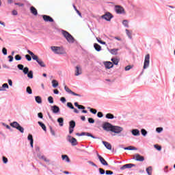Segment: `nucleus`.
I'll use <instances>...</instances> for the list:
<instances>
[{
    "label": "nucleus",
    "mask_w": 175,
    "mask_h": 175,
    "mask_svg": "<svg viewBox=\"0 0 175 175\" xmlns=\"http://www.w3.org/2000/svg\"><path fill=\"white\" fill-rule=\"evenodd\" d=\"M94 47L96 51H100L102 50V46H100V45H99L97 43H95L94 44Z\"/></svg>",
    "instance_id": "obj_25"
},
{
    "label": "nucleus",
    "mask_w": 175,
    "mask_h": 175,
    "mask_svg": "<svg viewBox=\"0 0 175 175\" xmlns=\"http://www.w3.org/2000/svg\"><path fill=\"white\" fill-rule=\"evenodd\" d=\"M105 174H107V175H111V174H113V172L110 171V170H107L105 172Z\"/></svg>",
    "instance_id": "obj_60"
},
{
    "label": "nucleus",
    "mask_w": 175,
    "mask_h": 175,
    "mask_svg": "<svg viewBox=\"0 0 175 175\" xmlns=\"http://www.w3.org/2000/svg\"><path fill=\"white\" fill-rule=\"evenodd\" d=\"M97 117H98V118H102V117H103V113L102 112H98Z\"/></svg>",
    "instance_id": "obj_56"
},
{
    "label": "nucleus",
    "mask_w": 175,
    "mask_h": 175,
    "mask_svg": "<svg viewBox=\"0 0 175 175\" xmlns=\"http://www.w3.org/2000/svg\"><path fill=\"white\" fill-rule=\"evenodd\" d=\"M126 33L129 39H132V33L130 32L128 29H126Z\"/></svg>",
    "instance_id": "obj_40"
},
{
    "label": "nucleus",
    "mask_w": 175,
    "mask_h": 175,
    "mask_svg": "<svg viewBox=\"0 0 175 175\" xmlns=\"http://www.w3.org/2000/svg\"><path fill=\"white\" fill-rule=\"evenodd\" d=\"M118 49H113L109 50V53H111V54H112V55H117V54H118Z\"/></svg>",
    "instance_id": "obj_24"
},
{
    "label": "nucleus",
    "mask_w": 175,
    "mask_h": 175,
    "mask_svg": "<svg viewBox=\"0 0 175 175\" xmlns=\"http://www.w3.org/2000/svg\"><path fill=\"white\" fill-rule=\"evenodd\" d=\"M124 131V128L120 126H113L112 130L111 132L116 133V135H120Z\"/></svg>",
    "instance_id": "obj_4"
},
{
    "label": "nucleus",
    "mask_w": 175,
    "mask_h": 175,
    "mask_svg": "<svg viewBox=\"0 0 175 175\" xmlns=\"http://www.w3.org/2000/svg\"><path fill=\"white\" fill-rule=\"evenodd\" d=\"M35 99H36V102L38 104H40L42 103V97L39 96H37L35 97Z\"/></svg>",
    "instance_id": "obj_34"
},
{
    "label": "nucleus",
    "mask_w": 175,
    "mask_h": 175,
    "mask_svg": "<svg viewBox=\"0 0 175 175\" xmlns=\"http://www.w3.org/2000/svg\"><path fill=\"white\" fill-rule=\"evenodd\" d=\"M106 118L108 120H113L114 118V115L111 113H107L105 116Z\"/></svg>",
    "instance_id": "obj_33"
},
{
    "label": "nucleus",
    "mask_w": 175,
    "mask_h": 175,
    "mask_svg": "<svg viewBox=\"0 0 175 175\" xmlns=\"http://www.w3.org/2000/svg\"><path fill=\"white\" fill-rule=\"evenodd\" d=\"M15 59L16 61H21V56H20V55H16L15 56Z\"/></svg>",
    "instance_id": "obj_51"
},
{
    "label": "nucleus",
    "mask_w": 175,
    "mask_h": 175,
    "mask_svg": "<svg viewBox=\"0 0 175 175\" xmlns=\"http://www.w3.org/2000/svg\"><path fill=\"white\" fill-rule=\"evenodd\" d=\"M51 50L53 51V53H54V54H57L60 55L66 54V51H65V49L63 46H51Z\"/></svg>",
    "instance_id": "obj_1"
},
{
    "label": "nucleus",
    "mask_w": 175,
    "mask_h": 175,
    "mask_svg": "<svg viewBox=\"0 0 175 175\" xmlns=\"http://www.w3.org/2000/svg\"><path fill=\"white\" fill-rule=\"evenodd\" d=\"M67 141H68V142L70 143L72 146H77V139L71 137L70 135L67 136Z\"/></svg>",
    "instance_id": "obj_7"
},
{
    "label": "nucleus",
    "mask_w": 175,
    "mask_h": 175,
    "mask_svg": "<svg viewBox=\"0 0 175 175\" xmlns=\"http://www.w3.org/2000/svg\"><path fill=\"white\" fill-rule=\"evenodd\" d=\"M97 112H98V111H96V109L90 108V113H92V114H96Z\"/></svg>",
    "instance_id": "obj_53"
},
{
    "label": "nucleus",
    "mask_w": 175,
    "mask_h": 175,
    "mask_svg": "<svg viewBox=\"0 0 175 175\" xmlns=\"http://www.w3.org/2000/svg\"><path fill=\"white\" fill-rule=\"evenodd\" d=\"M85 136H88L89 137H92V139H96V137L92 135V134L90 133H85Z\"/></svg>",
    "instance_id": "obj_38"
},
{
    "label": "nucleus",
    "mask_w": 175,
    "mask_h": 175,
    "mask_svg": "<svg viewBox=\"0 0 175 175\" xmlns=\"http://www.w3.org/2000/svg\"><path fill=\"white\" fill-rule=\"evenodd\" d=\"M64 90L66 91L68 94H71L72 95H74V96H81V95L75 93V92L72 91L69 88H68L66 85L64 86Z\"/></svg>",
    "instance_id": "obj_12"
},
{
    "label": "nucleus",
    "mask_w": 175,
    "mask_h": 175,
    "mask_svg": "<svg viewBox=\"0 0 175 175\" xmlns=\"http://www.w3.org/2000/svg\"><path fill=\"white\" fill-rule=\"evenodd\" d=\"M134 166H135V164L129 163V164H126V165H124L123 166H122L120 167V170H125V169H132V167H133Z\"/></svg>",
    "instance_id": "obj_14"
},
{
    "label": "nucleus",
    "mask_w": 175,
    "mask_h": 175,
    "mask_svg": "<svg viewBox=\"0 0 175 175\" xmlns=\"http://www.w3.org/2000/svg\"><path fill=\"white\" fill-rule=\"evenodd\" d=\"M133 159H135V161H137L138 162H143L144 161V157H143L139 154H135L133 156Z\"/></svg>",
    "instance_id": "obj_9"
},
{
    "label": "nucleus",
    "mask_w": 175,
    "mask_h": 175,
    "mask_svg": "<svg viewBox=\"0 0 175 175\" xmlns=\"http://www.w3.org/2000/svg\"><path fill=\"white\" fill-rule=\"evenodd\" d=\"M27 53L28 54L31 55L32 59H33L34 61H36V62H38V60L39 59V57H38V55H34L33 52L29 50H27Z\"/></svg>",
    "instance_id": "obj_15"
},
{
    "label": "nucleus",
    "mask_w": 175,
    "mask_h": 175,
    "mask_svg": "<svg viewBox=\"0 0 175 175\" xmlns=\"http://www.w3.org/2000/svg\"><path fill=\"white\" fill-rule=\"evenodd\" d=\"M102 18H104V20H106V21H110L111 18H113V15L110 14V12H107L105 14L103 15Z\"/></svg>",
    "instance_id": "obj_11"
},
{
    "label": "nucleus",
    "mask_w": 175,
    "mask_h": 175,
    "mask_svg": "<svg viewBox=\"0 0 175 175\" xmlns=\"http://www.w3.org/2000/svg\"><path fill=\"white\" fill-rule=\"evenodd\" d=\"M25 58H26V59H27V61H31L32 60V57H31V56L29 55H26Z\"/></svg>",
    "instance_id": "obj_54"
},
{
    "label": "nucleus",
    "mask_w": 175,
    "mask_h": 175,
    "mask_svg": "<svg viewBox=\"0 0 175 175\" xmlns=\"http://www.w3.org/2000/svg\"><path fill=\"white\" fill-rule=\"evenodd\" d=\"M30 12L31 13H32V14H33V16H38V10H36V8H35V7L31 6L30 8Z\"/></svg>",
    "instance_id": "obj_22"
},
{
    "label": "nucleus",
    "mask_w": 175,
    "mask_h": 175,
    "mask_svg": "<svg viewBox=\"0 0 175 175\" xmlns=\"http://www.w3.org/2000/svg\"><path fill=\"white\" fill-rule=\"evenodd\" d=\"M37 62L38 65L41 66V68H46V64H44V62H43L42 59H39Z\"/></svg>",
    "instance_id": "obj_27"
},
{
    "label": "nucleus",
    "mask_w": 175,
    "mask_h": 175,
    "mask_svg": "<svg viewBox=\"0 0 175 175\" xmlns=\"http://www.w3.org/2000/svg\"><path fill=\"white\" fill-rule=\"evenodd\" d=\"M96 154L101 165H103V166H109V163H107V161H106V160H105L103 157H102V156L99 154V153H96Z\"/></svg>",
    "instance_id": "obj_10"
},
{
    "label": "nucleus",
    "mask_w": 175,
    "mask_h": 175,
    "mask_svg": "<svg viewBox=\"0 0 175 175\" xmlns=\"http://www.w3.org/2000/svg\"><path fill=\"white\" fill-rule=\"evenodd\" d=\"M50 129H51V133L52 136H55V131L51 127L50 128Z\"/></svg>",
    "instance_id": "obj_58"
},
{
    "label": "nucleus",
    "mask_w": 175,
    "mask_h": 175,
    "mask_svg": "<svg viewBox=\"0 0 175 175\" xmlns=\"http://www.w3.org/2000/svg\"><path fill=\"white\" fill-rule=\"evenodd\" d=\"M42 18L44 21H46V23H53L54 22V19H53V18H51L50 16L48 15H42Z\"/></svg>",
    "instance_id": "obj_13"
},
{
    "label": "nucleus",
    "mask_w": 175,
    "mask_h": 175,
    "mask_svg": "<svg viewBox=\"0 0 175 175\" xmlns=\"http://www.w3.org/2000/svg\"><path fill=\"white\" fill-rule=\"evenodd\" d=\"M104 65L106 69H111V68L113 66V63L111 62H105Z\"/></svg>",
    "instance_id": "obj_16"
},
{
    "label": "nucleus",
    "mask_w": 175,
    "mask_h": 175,
    "mask_svg": "<svg viewBox=\"0 0 175 175\" xmlns=\"http://www.w3.org/2000/svg\"><path fill=\"white\" fill-rule=\"evenodd\" d=\"M132 68H133V66H127L125 67L124 70H126V71L131 70V69H132Z\"/></svg>",
    "instance_id": "obj_48"
},
{
    "label": "nucleus",
    "mask_w": 175,
    "mask_h": 175,
    "mask_svg": "<svg viewBox=\"0 0 175 175\" xmlns=\"http://www.w3.org/2000/svg\"><path fill=\"white\" fill-rule=\"evenodd\" d=\"M163 131V128L162 127H157L156 129V132H157V133H161V132H162Z\"/></svg>",
    "instance_id": "obj_44"
},
{
    "label": "nucleus",
    "mask_w": 175,
    "mask_h": 175,
    "mask_svg": "<svg viewBox=\"0 0 175 175\" xmlns=\"http://www.w3.org/2000/svg\"><path fill=\"white\" fill-rule=\"evenodd\" d=\"M3 88H9V85L8 83H3L2 85Z\"/></svg>",
    "instance_id": "obj_64"
},
{
    "label": "nucleus",
    "mask_w": 175,
    "mask_h": 175,
    "mask_svg": "<svg viewBox=\"0 0 175 175\" xmlns=\"http://www.w3.org/2000/svg\"><path fill=\"white\" fill-rule=\"evenodd\" d=\"M88 121L90 124H94L95 122V120L92 118H89L88 119Z\"/></svg>",
    "instance_id": "obj_45"
},
{
    "label": "nucleus",
    "mask_w": 175,
    "mask_h": 175,
    "mask_svg": "<svg viewBox=\"0 0 175 175\" xmlns=\"http://www.w3.org/2000/svg\"><path fill=\"white\" fill-rule=\"evenodd\" d=\"M150 66V55L148 54L145 56L144 69H147Z\"/></svg>",
    "instance_id": "obj_8"
},
{
    "label": "nucleus",
    "mask_w": 175,
    "mask_h": 175,
    "mask_svg": "<svg viewBox=\"0 0 175 175\" xmlns=\"http://www.w3.org/2000/svg\"><path fill=\"white\" fill-rule=\"evenodd\" d=\"M131 133L133 136H139L140 135V131H139V129H133L131 131Z\"/></svg>",
    "instance_id": "obj_21"
},
{
    "label": "nucleus",
    "mask_w": 175,
    "mask_h": 175,
    "mask_svg": "<svg viewBox=\"0 0 175 175\" xmlns=\"http://www.w3.org/2000/svg\"><path fill=\"white\" fill-rule=\"evenodd\" d=\"M88 163L90 165H92V166H94V167H97L98 166L96 165V164H95L94 162L92 161H88Z\"/></svg>",
    "instance_id": "obj_59"
},
{
    "label": "nucleus",
    "mask_w": 175,
    "mask_h": 175,
    "mask_svg": "<svg viewBox=\"0 0 175 175\" xmlns=\"http://www.w3.org/2000/svg\"><path fill=\"white\" fill-rule=\"evenodd\" d=\"M8 58H9V62H13V56L9 55Z\"/></svg>",
    "instance_id": "obj_63"
},
{
    "label": "nucleus",
    "mask_w": 175,
    "mask_h": 175,
    "mask_svg": "<svg viewBox=\"0 0 175 175\" xmlns=\"http://www.w3.org/2000/svg\"><path fill=\"white\" fill-rule=\"evenodd\" d=\"M62 33L63 36H64V38L66 39L67 42H68V43H75V38H73V36H72L69 32L65 30H62Z\"/></svg>",
    "instance_id": "obj_2"
},
{
    "label": "nucleus",
    "mask_w": 175,
    "mask_h": 175,
    "mask_svg": "<svg viewBox=\"0 0 175 175\" xmlns=\"http://www.w3.org/2000/svg\"><path fill=\"white\" fill-rule=\"evenodd\" d=\"M111 61H112L113 64H114V65H118V60L116 58H112L111 59Z\"/></svg>",
    "instance_id": "obj_41"
},
{
    "label": "nucleus",
    "mask_w": 175,
    "mask_h": 175,
    "mask_svg": "<svg viewBox=\"0 0 175 175\" xmlns=\"http://www.w3.org/2000/svg\"><path fill=\"white\" fill-rule=\"evenodd\" d=\"M62 159L63 161H65L68 163H69V162H70V159H69V157H68V155H66V154L62 155Z\"/></svg>",
    "instance_id": "obj_23"
},
{
    "label": "nucleus",
    "mask_w": 175,
    "mask_h": 175,
    "mask_svg": "<svg viewBox=\"0 0 175 175\" xmlns=\"http://www.w3.org/2000/svg\"><path fill=\"white\" fill-rule=\"evenodd\" d=\"M103 144H104L105 147L107 149V150H111V144H110V143L106 142V141H103Z\"/></svg>",
    "instance_id": "obj_20"
},
{
    "label": "nucleus",
    "mask_w": 175,
    "mask_h": 175,
    "mask_svg": "<svg viewBox=\"0 0 175 175\" xmlns=\"http://www.w3.org/2000/svg\"><path fill=\"white\" fill-rule=\"evenodd\" d=\"M81 73V68L80 67V66H77L75 70V76H80Z\"/></svg>",
    "instance_id": "obj_18"
},
{
    "label": "nucleus",
    "mask_w": 175,
    "mask_h": 175,
    "mask_svg": "<svg viewBox=\"0 0 175 175\" xmlns=\"http://www.w3.org/2000/svg\"><path fill=\"white\" fill-rule=\"evenodd\" d=\"M3 163H8V158L3 157Z\"/></svg>",
    "instance_id": "obj_62"
},
{
    "label": "nucleus",
    "mask_w": 175,
    "mask_h": 175,
    "mask_svg": "<svg viewBox=\"0 0 175 175\" xmlns=\"http://www.w3.org/2000/svg\"><path fill=\"white\" fill-rule=\"evenodd\" d=\"M146 172L148 175H152V167L150 166L146 168Z\"/></svg>",
    "instance_id": "obj_30"
},
{
    "label": "nucleus",
    "mask_w": 175,
    "mask_h": 175,
    "mask_svg": "<svg viewBox=\"0 0 175 175\" xmlns=\"http://www.w3.org/2000/svg\"><path fill=\"white\" fill-rule=\"evenodd\" d=\"M113 126L109 122H105L103 124V129H104V131H106L107 132H111Z\"/></svg>",
    "instance_id": "obj_5"
},
{
    "label": "nucleus",
    "mask_w": 175,
    "mask_h": 175,
    "mask_svg": "<svg viewBox=\"0 0 175 175\" xmlns=\"http://www.w3.org/2000/svg\"><path fill=\"white\" fill-rule=\"evenodd\" d=\"M141 133L143 136H147V131H146L144 129L141 130Z\"/></svg>",
    "instance_id": "obj_42"
},
{
    "label": "nucleus",
    "mask_w": 175,
    "mask_h": 175,
    "mask_svg": "<svg viewBox=\"0 0 175 175\" xmlns=\"http://www.w3.org/2000/svg\"><path fill=\"white\" fill-rule=\"evenodd\" d=\"M57 122H59L60 126H64V118H59L57 119Z\"/></svg>",
    "instance_id": "obj_35"
},
{
    "label": "nucleus",
    "mask_w": 175,
    "mask_h": 175,
    "mask_svg": "<svg viewBox=\"0 0 175 175\" xmlns=\"http://www.w3.org/2000/svg\"><path fill=\"white\" fill-rule=\"evenodd\" d=\"M38 124L40 125V126H41L42 129H43V131H44V132H46L47 131V129L46 128V125L44 124H43V122H38Z\"/></svg>",
    "instance_id": "obj_28"
},
{
    "label": "nucleus",
    "mask_w": 175,
    "mask_h": 175,
    "mask_svg": "<svg viewBox=\"0 0 175 175\" xmlns=\"http://www.w3.org/2000/svg\"><path fill=\"white\" fill-rule=\"evenodd\" d=\"M27 75L29 79H33V71L30 70Z\"/></svg>",
    "instance_id": "obj_36"
},
{
    "label": "nucleus",
    "mask_w": 175,
    "mask_h": 175,
    "mask_svg": "<svg viewBox=\"0 0 175 175\" xmlns=\"http://www.w3.org/2000/svg\"><path fill=\"white\" fill-rule=\"evenodd\" d=\"M48 100H49V103H54V99L53 98V96H49L48 98Z\"/></svg>",
    "instance_id": "obj_47"
},
{
    "label": "nucleus",
    "mask_w": 175,
    "mask_h": 175,
    "mask_svg": "<svg viewBox=\"0 0 175 175\" xmlns=\"http://www.w3.org/2000/svg\"><path fill=\"white\" fill-rule=\"evenodd\" d=\"M76 135H77V136H85V133L83 132V133H81V134L79 133H76Z\"/></svg>",
    "instance_id": "obj_61"
},
{
    "label": "nucleus",
    "mask_w": 175,
    "mask_h": 175,
    "mask_svg": "<svg viewBox=\"0 0 175 175\" xmlns=\"http://www.w3.org/2000/svg\"><path fill=\"white\" fill-rule=\"evenodd\" d=\"M98 171H99L100 174H105V170H103L102 168H99Z\"/></svg>",
    "instance_id": "obj_57"
},
{
    "label": "nucleus",
    "mask_w": 175,
    "mask_h": 175,
    "mask_svg": "<svg viewBox=\"0 0 175 175\" xmlns=\"http://www.w3.org/2000/svg\"><path fill=\"white\" fill-rule=\"evenodd\" d=\"M27 140H29L30 146L32 148H33V137H32V135L29 134L27 137Z\"/></svg>",
    "instance_id": "obj_19"
},
{
    "label": "nucleus",
    "mask_w": 175,
    "mask_h": 175,
    "mask_svg": "<svg viewBox=\"0 0 175 175\" xmlns=\"http://www.w3.org/2000/svg\"><path fill=\"white\" fill-rule=\"evenodd\" d=\"M10 126H12V128H15V129H17L21 133H24V128L18 124L17 122H13L12 123H10Z\"/></svg>",
    "instance_id": "obj_3"
},
{
    "label": "nucleus",
    "mask_w": 175,
    "mask_h": 175,
    "mask_svg": "<svg viewBox=\"0 0 175 175\" xmlns=\"http://www.w3.org/2000/svg\"><path fill=\"white\" fill-rule=\"evenodd\" d=\"M75 126H76V122H75V120H71L69 122V128L75 129Z\"/></svg>",
    "instance_id": "obj_29"
},
{
    "label": "nucleus",
    "mask_w": 175,
    "mask_h": 175,
    "mask_svg": "<svg viewBox=\"0 0 175 175\" xmlns=\"http://www.w3.org/2000/svg\"><path fill=\"white\" fill-rule=\"evenodd\" d=\"M51 110L55 114H57V113H59V107L57 105L52 106Z\"/></svg>",
    "instance_id": "obj_17"
},
{
    "label": "nucleus",
    "mask_w": 175,
    "mask_h": 175,
    "mask_svg": "<svg viewBox=\"0 0 175 175\" xmlns=\"http://www.w3.org/2000/svg\"><path fill=\"white\" fill-rule=\"evenodd\" d=\"M26 92H27V94H29V95L32 94V89H31V87L28 86L26 88Z\"/></svg>",
    "instance_id": "obj_39"
},
{
    "label": "nucleus",
    "mask_w": 175,
    "mask_h": 175,
    "mask_svg": "<svg viewBox=\"0 0 175 175\" xmlns=\"http://www.w3.org/2000/svg\"><path fill=\"white\" fill-rule=\"evenodd\" d=\"M115 11L117 14H125V10L121 5H116Z\"/></svg>",
    "instance_id": "obj_6"
},
{
    "label": "nucleus",
    "mask_w": 175,
    "mask_h": 175,
    "mask_svg": "<svg viewBox=\"0 0 175 175\" xmlns=\"http://www.w3.org/2000/svg\"><path fill=\"white\" fill-rule=\"evenodd\" d=\"M17 68L19 69V70H23L24 69V65L23 64H18L17 66Z\"/></svg>",
    "instance_id": "obj_50"
},
{
    "label": "nucleus",
    "mask_w": 175,
    "mask_h": 175,
    "mask_svg": "<svg viewBox=\"0 0 175 175\" xmlns=\"http://www.w3.org/2000/svg\"><path fill=\"white\" fill-rule=\"evenodd\" d=\"M67 106L70 108V109H75V107L73 106V104H72V103H67Z\"/></svg>",
    "instance_id": "obj_46"
},
{
    "label": "nucleus",
    "mask_w": 175,
    "mask_h": 175,
    "mask_svg": "<svg viewBox=\"0 0 175 175\" xmlns=\"http://www.w3.org/2000/svg\"><path fill=\"white\" fill-rule=\"evenodd\" d=\"M154 148H157L158 151H161V150H162V147H161L159 145L155 144V145H154Z\"/></svg>",
    "instance_id": "obj_49"
},
{
    "label": "nucleus",
    "mask_w": 175,
    "mask_h": 175,
    "mask_svg": "<svg viewBox=\"0 0 175 175\" xmlns=\"http://www.w3.org/2000/svg\"><path fill=\"white\" fill-rule=\"evenodd\" d=\"M122 24L126 28H129V22L128 20H124L122 21Z\"/></svg>",
    "instance_id": "obj_32"
},
{
    "label": "nucleus",
    "mask_w": 175,
    "mask_h": 175,
    "mask_svg": "<svg viewBox=\"0 0 175 175\" xmlns=\"http://www.w3.org/2000/svg\"><path fill=\"white\" fill-rule=\"evenodd\" d=\"M2 53L4 55H7L8 54V50L6 49V48H3L2 49Z\"/></svg>",
    "instance_id": "obj_52"
},
{
    "label": "nucleus",
    "mask_w": 175,
    "mask_h": 175,
    "mask_svg": "<svg viewBox=\"0 0 175 175\" xmlns=\"http://www.w3.org/2000/svg\"><path fill=\"white\" fill-rule=\"evenodd\" d=\"M128 148H129V150H130V151H133V150H137V148H135V146H128Z\"/></svg>",
    "instance_id": "obj_43"
},
{
    "label": "nucleus",
    "mask_w": 175,
    "mask_h": 175,
    "mask_svg": "<svg viewBox=\"0 0 175 175\" xmlns=\"http://www.w3.org/2000/svg\"><path fill=\"white\" fill-rule=\"evenodd\" d=\"M51 83H52V87L53 88H57V87H58V85H59L58 81H57L55 79L52 80Z\"/></svg>",
    "instance_id": "obj_26"
},
{
    "label": "nucleus",
    "mask_w": 175,
    "mask_h": 175,
    "mask_svg": "<svg viewBox=\"0 0 175 175\" xmlns=\"http://www.w3.org/2000/svg\"><path fill=\"white\" fill-rule=\"evenodd\" d=\"M38 157L40 159H43V161H44L45 162H50V160L47 159V158H46L44 156H42L40 154H38Z\"/></svg>",
    "instance_id": "obj_31"
},
{
    "label": "nucleus",
    "mask_w": 175,
    "mask_h": 175,
    "mask_svg": "<svg viewBox=\"0 0 175 175\" xmlns=\"http://www.w3.org/2000/svg\"><path fill=\"white\" fill-rule=\"evenodd\" d=\"M96 40L98 42V43H100V44H106L105 42H103L100 40H99L98 38H96Z\"/></svg>",
    "instance_id": "obj_55"
},
{
    "label": "nucleus",
    "mask_w": 175,
    "mask_h": 175,
    "mask_svg": "<svg viewBox=\"0 0 175 175\" xmlns=\"http://www.w3.org/2000/svg\"><path fill=\"white\" fill-rule=\"evenodd\" d=\"M23 70L24 75H27L29 72V68H28V67H25V68H23V70Z\"/></svg>",
    "instance_id": "obj_37"
}]
</instances>
